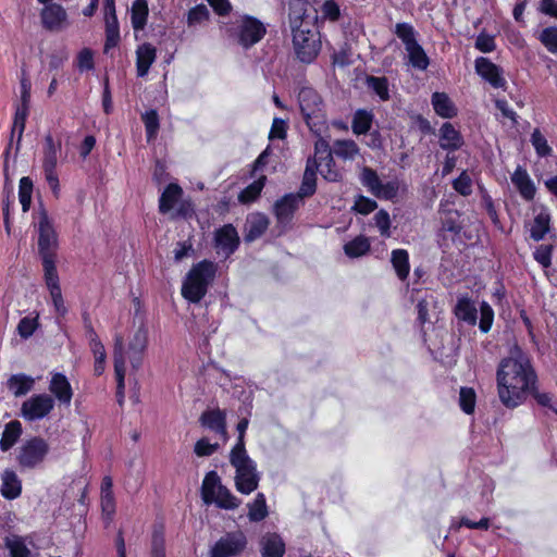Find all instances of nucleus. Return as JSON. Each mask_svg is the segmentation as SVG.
<instances>
[{
	"instance_id": "52",
	"label": "nucleus",
	"mask_w": 557,
	"mask_h": 557,
	"mask_svg": "<svg viewBox=\"0 0 557 557\" xmlns=\"http://www.w3.org/2000/svg\"><path fill=\"white\" fill-rule=\"evenodd\" d=\"M38 326V315L24 317L20 320L16 331L22 338L27 339L35 333Z\"/></svg>"
},
{
	"instance_id": "28",
	"label": "nucleus",
	"mask_w": 557,
	"mask_h": 557,
	"mask_svg": "<svg viewBox=\"0 0 557 557\" xmlns=\"http://www.w3.org/2000/svg\"><path fill=\"white\" fill-rule=\"evenodd\" d=\"M1 494L7 499H14L21 495L22 483L13 470H4L2 473Z\"/></svg>"
},
{
	"instance_id": "31",
	"label": "nucleus",
	"mask_w": 557,
	"mask_h": 557,
	"mask_svg": "<svg viewBox=\"0 0 557 557\" xmlns=\"http://www.w3.org/2000/svg\"><path fill=\"white\" fill-rule=\"evenodd\" d=\"M183 189L177 184H169L159 199V211L161 213L170 212L180 200Z\"/></svg>"
},
{
	"instance_id": "7",
	"label": "nucleus",
	"mask_w": 557,
	"mask_h": 557,
	"mask_svg": "<svg viewBox=\"0 0 557 557\" xmlns=\"http://www.w3.org/2000/svg\"><path fill=\"white\" fill-rule=\"evenodd\" d=\"M201 496L206 504L214 503L223 509H235L240 505V500L221 484L220 476L215 471H209L206 474L201 485Z\"/></svg>"
},
{
	"instance_id": "11",
	"label": "nucleus",
	"mask_w": 557,
	"mask_h": 557,
	"mask_svg": "<svg viewBox=\"0 0 557 557\" xmlns=\"http://www.w3.org/2000/svg\"><path fill=\"white\" fill-rule=\"evenodd\" d=\"M247 545L246 535L242 531L228 532L210 549V557H233L240 554Z\"/></svg>"
},
{
	"instance_id": "4",
	"label": "nucleus",
	"mask_w": 557,
	"mask_h": 557,
	"mask_svg": "<svg viewBox=\"0 0 557 557\" xmlns=\"http://www.w3.org/2000/svg\"><path fill=\"white\" fill-rule=\"evenodd\" d=\"M298 103L302 117L314 134H320L326 125L325 106L322 97L312 87H302L298 92Z\"/></svg>"
},
{
	"instance_id": "46",
	"label": "nucleus",
	"mask_w": 557,
	"mask_h": 557,
	"mask_svg": "<svg viewBox=\"0 0 557 557\" xmlns=\"http://www.w3.org/2000/svg\"><path fill=\"white\" fill-rule=\"evenodd\" d=\"M33 188V181L28 176H24L20 180L18 199L24 212H27L30 208Z\"/></svg>"
},
{
	"instance_id": "47",
	"label": "nucleus",
	"mask_w": 557,
	"mask_h": 557,
	"mask_svg": "<svg viewBox=\"0 0 557 557\" xmlns=\"http://www.w3.org/2000/svg\"><path fill=\"white\" fill-rule=\"evenodd\" d=\"M141 120L146 127L147 141L156 138L159 131V115L156 110L146 111L141 115Z\"/></svg>"
},
{
	"instance_id": "27",
	"label": "nucleus",
	"mask_w": 557,
	"mask_h": 557,
	"mask_svg": "<svg viewBox=\"0 0 557 557\" xmlns=\"http://www.w3.org/2000/svg\"><path fill=\"white\" fill-rule=\"evenodd\" d=\"M269 227V219L261 213L252 214L246 224V242H253L261 237Z\"/></svg>"
},
{
	"instance_id": "8",
	"label": "nucleus",
	"mask_w": 557,
	"mask_h": 557,
	"mask_svg": "<svg viewBox=\"0 0 557 557\" xmlns=\"http://www.w3.org/2000/svg\"><path fill=\"white\" fill-rule=\"evenodd\" d=\"M227 34L244 49L258 44L267 34L264 24L251 15H243L235 27L227 28Z\"/></svg>"
},
{
	"instance_id": "62",
	"label": "nucleus",
	"mask_w": 557,
	"mask_h": 557,
	"mask_svg": "<svg viewBox=\"0 0 557 557\" xmlns=\"http://www.w3.org/2000/svg\"><path fill=\"white\" fill-rule=\"evenodd\" d=\"M375 226L379 228L380 234L384 237H389L391 219L387 211L381 209L374 214Z\"/></svg>"
},
{
	"instance_id": "12",
	"label": "nucleus",
	"mask_w": 557,
	"mask_h": 557,
	"mask_svg": "<svg viewBox=\"0 0 557 557\" xmlns=\"http://www.w3.org/2000/svg\"><path fill=\"white\" fill-rule=\"evenodd\" d=\"M53 408L54 400L50 395L37 394L23 403L21 413L27 421H37L47 417Z\"/></svg>"
},
{
	"instance_id": "37",
	"label": "nucleus",
	"mask_w": 557,
	"mask_h": 557,
	"mask_svg": "<svg viewBox=\"0 0 557 557\" xmlns=\"http://www.w3.org/2000/svg\"><path fill=\"white\" fill-rule=\"evenodd\" d=\"M370 242L366 236H357L344 245V251L349 258H359L370 251Z\"/></svg>"
},
{
	"instance_id": "59",
	"label": "nucleus",
	"mask_w": 557,
	"mask_h": 557,
	"mask_svg": "<svg viewBox=\"0 0 557 557\" xmlns=\"http://www.w3.org/2000/svg\"><path fill=\"white\" fill-rule=\"evenodd\" d=\"M377 208L375 200L370 199L366 196L359 195L356 197L352 210L360 214H369Z\"/></svg>"
},
{
	"instance_id": "22",
	"label": "nucleus",
	"mask_w": 557,
	"mask_h": 557,
	"mask_svg": "<svg viewBox=\"0 0 557 557\" xmlns=\"http://www.w3.org/2000/svg\"><path fill=\"white\" fill-rule=\"evenodd\" d=\"M157 50L149 44L145 42L137 47L136 50V71L138 77H144L148 74L151 64L156 61Z\"/></svg>"
},
{
	"instance_id": "61",
	"label": "nucleus",
	"mask_w": 557,
	"mask_h": 557,
	"mask_svg": "<svg viewBox=\"0 0 557 557\" xmlns=\"http://www.w3.org/2000/svg\"><path fill=\"white\" fill-rule=\"evenodd\" d=\"M219 447L220 445L218 443L211 444L208 438L202 437L196 442L194 453L198 457H208L213 455L219 449Z\"/></svg>"
},
{
	"instance_id": "13",
	"label": "nucleus",
	"mask_w": 557,
	"mask_h": 557,
	"mask_svg": "<svg viewBox=\"0 0 557 557\" xmlns=\"http://www.w3.org/2000/svg\"><path fill=\"white\" fill-rule=\"evenodd\" d=\"M114 373L116 379V400L120 406L124 404L126 358L124 350V339L122 335H115L113 347Z\"/></svg>"
},
{
	"instance_id": "48",
	"label": "nucleus",
	"mask_w": 557,
	"mask_h": 557,
	"mask_svg": "<svg viewBox=\"0 0 557 557\" xmlns=\"http://www.w3.org/2000/svg\"><path fill=\"white\" fill-rule=\"evenodd\" d=\"M361 184L374 196L377 191L382 181L380 180L376 171L369 166H364L360 174Z\"/></svg>"
},
{
	"instance_id": "1",
	"label": "nucleus",
	"mask_w": 557,
	"mask_h": 557,
	"mask_svg": "<svg viewBox=\"0 0 557 557\" xmlns=\"http://www.w3.org/2000/svg\"><path fill=\"white\" fill-rule=\"evenodd\" d=\"M497 394L500 403L509 409L523 404L537 384V374L530 357L519 346H513L509 356L503 358L496 371Z\"/></svg>"
},
{
	"instance_id": "33",
	"label": "nucleus",
	"mask_w": 557,
	"mask_h": 557,
	"mask_svg": "<svg viewBox=\"0 0 557 557\" xmlns=\"http://www.w3.org/2000/svg\"><path fill=\"white\" fill-rule=\"evenodd\" d=\"M148 3L146 0H135L131 9L132 26L135 30L145 28L148 17Z\"/></svg>"
},
{
	"instance_id": "58",
	"label": "nucleus",
	"mask_w": 557,
	"mask_h": 557,
	"mask_svg": "<svg viewBox=\"0 0 557 557\" xmlns=\"http://www.w3.org/2000/svg\"><path fill=\"white\" fill-rule=\"evenodd\" d=\"M454 189L462 196H469L472 193V180L470 175L462 171V173L453 181Z\"/></svg>"
},
{
	"instance_id": "26",
	"label": "nucleus",
	"mask_w": 557,
	"mask_h": 557,
	"mask_svg": "<svg viewBox=\"0 0 557 557\" xmlns=\"http://www.w3.org/2000/svg\"><path fill=\"white\" fill-rule=\"evenodd\" d=\"M260 550L262 557H283L285 544L276 533H268L260 541Z\"/></svg>"
},
{
	"instance_id": "45",
	"label": "nucleus",
	"mask_w": 557,
	"mask_h": 557,
	"mask_svg": "<svg viewBox=\"0 0 557 557\" xmlns=\"http://www.w3.org/2000/svg\"><path fill=\"white\" fill-rule=\"evenodd\" d=\"M248 517L250 521H261L268 516L265 497L262 493H258L255 500L248 505Z\"/></svg>"
},
{
	"instance_id": "19",
	"label": "nucleus",
	"mask_w": 557,
	"mask_h": 557,
	"mask_svg": "<svg viewBox=\"0 0 557 557\" xmlns=\"http://www.w3.org/2000/svg\"><path fill=\"white\" fill-rule=\"evenodd\" d=\"M511 182L524 200L531 201L534 199L536 188L525 169L519 165L511 175Z\"/></svg>"
},
{
	"instance_id": "50",
	"label": "nucleus",
	"mask_w": 557,
	"mask_h": 557,
	"mask_svg": "<svg viewBox=\"0 0 557 557\" xmlns=\"http://www.w3.org/2000/svg\"><path fill=\"white\" fill-rule=\"evenodd\" d=\"M475 392L471 387H461L459 392V405L462 411L470 414L475 408Z\"/></svg>"
},
{
	"instance_id": "15",
	"label": "nucleus",
	"mask_w": 557,
	"mask_h": 557,
	"mask_svg": "<svg viewBox=\"0 0 557 557\" xmlns=\"http://www.w3.org/2000/svg\"><path fill=\"white\" fill-rule=\"evenodd\" d=\"M475 71L494 88H505L506 79L503 77V70L488 59L483 57L478 58L475 60Z\"/></svg>"
},
{
	"instance_id": "56",
	"label": "nucleus",
	"mask_w": 557,
	"mask_h": 557,
	"mask_svg": "<svg viewBox=\"0 0 557 557\" xmlns=\"http://www.w3.org/2000/svg\"><path fill=\"white\" fill-rule=\"evenodd\" d=\"M209 18V10L205 4H198L188 11L187 24L194 26Z\"/></svg>"
},
{
	"instance_id": "41",
	"label": "nucleus",
	"mask_w": 557,
	"mask_h": 557,
	"mask_svg": "<svg viewBox=\"0 0 557 557\" xmlns=\"http://www.w3.org/2000/svg\"><path fill=\"white\" fill-rule=\"evenodd\" d=\"M406 51L408 54V61L414 69H418L420 71H424L428 69L430 64V59L419 42L406 49Z\"/></svg>"
},
{
	"instance_id": "5",
	"label": "nucleus",
	"mask_w": 557,
	"mask_h": 557,
	"mask_svg": "<svg viewBox=\"0 0 557 557\" xmlns=\"http://www.w3.org/2000/svg\"><path fill=\"white\" fill-rule=\"evenodd\" d=\"M58 235L47 211L41 208L38 221V253L44 273L57 271Z\"/></svg>"
},
{
	"instance_id": "20",
	"label": "nucleus",
	"mask_w": 557,
	"mask_h": 557,
	"mask_svg": "<svg viewBox=\"0 0 557 557\" xmlns=\"http://www.w3.org/2000/svg\"><path fill=\"white\" fill-rule=\"evenodd\" d=\"M300 201L299 196H296L295 194L285 195L283 198L277 200L274 205V212L277 221L280 223L289 222Z\"/></svg>"
},
{
	"instance_id": "38",
	"label": "nucleus",
	"mask_w": 557,
	"mask_h": 557,
	"mask_svg": "<svg viewBox=\"0 0 557 557\" xmlns=\"http://www.w3.org/2000/svg\"><path fill=\"white\" fill-rule=\"evenodd\" d=\"M550 215L546 211L540 212L533 221L530 230V236L532 239L539 242L549 232Z\"/></svg>"
},
{
	"instance_id": "36",
	"label": "nucleus",
	"mask_w": 557,
	"mask_h": 557,
	"mask_svg": "<svg viewBox=\"0 0 557 557\" xmlns=\"http://www.w3.org/2000/svg\"><path fill=\"white\" fill-rule=\"evenodd\" d=\"M34 383L35 381L30 376L15 374L9 379L8 386L16 397H20L27 394L33 388Z\"/></svg>"
},
{
	"instance_id": "49",
	"label": "nucleus",
	"mask_w": 557,
	"mask_h": 557,
	"mask_svg": "<svg viewBox=\"0 0 557 557\" xmlns=\"http://www.w3.org/2000/svg\"><path fill=\"white\" fill-rule=\"evenodd\" d=\"M29 106L18 104L15 110L12 134L17 132V143L22 140L25 129L26 119L28 115Z\"/></svg>"
},
{
	"instance_id": "32",
	"label": "nucleus",
	"mask_w": 557,
	"mask_h": 557,
	"mask_svg": "<svg viewBox=\"0 0 557 557\" xmlns=\"http://www.w3.org/2000/svg\"><path fill=\"white\" fill-rule=\"evenodd\" d=\"M22 434V424L17 420L9 422L0 440V448L2 451H8L17 442Z\"/></svg>"
},
{
	"instance_id": "53",
	"label": "nucleus",
	"mask_w": 557,
	"mask_h": 557,
	"mask_svg": "<svg viewBox=\"0 0 557 557\" xmlns=\"http://www.w3.org/2000/svg\"><path fill=\"white\" fill-rule=\"evenodd\" d=\"M332 152L329 143L326 139L319 137V139L314 144V157L318 162V165H322L323 161L331 162L332 161Z\"/></svg>"
},
{
	"instance_id": "9",
	"label": "nucleus",
	"mask_w": 557,
	"mask_h": 557,
	"mask_svg": "<svg viewBox=\"0 0 557 557\" xmlns=\"http://www.w3.org/2000/svg\"><path fill=\"white\" fill-rule=\"evenodd\" d=\"M62 144L61 140H54L52 135L48 133L44 139L42 148V170L45 173L46 181L51 188L54 196L59 195L60 184L57 174L58 158L61 153Z\"/></svg>"
},
{
	"instance_id": "63",
	"label": "nucleus",
	"mask_w": 557,
	"mask_h": 557,
	"mask_svg": "<svg viewBox=\"0 0 557 557\" xmlns=\"http://www.w3.org/2000/svg\"><path fill=\"white\" fill-rule=\"evenodd\" d=\"M552 253L553 246L552 245H541L536 248L533 256L534 259L543 267L548 268L552 264Z\"/></svg>"
},
{
	"instance_id": "34",
	"label": "nucleus",
	"mask_w": 557,
	"mask_h": 557,
	"mask_svg": "<svg viewBox=\"0 0 557 557\" xmlns=\"http://www.w3.org/2000/svg\"><path fill=\"white\" fill-rule=\"evenodd\" d=\"M373 114L367 110L359 109L355 112L351 128L356 135L367 134L372 126Z\"/></svg>"
},
{
	"instance_id": "14",
	"label": "nucleus",
	"mask_w": 557,
	"mask_h": 557,
	"mask_svg": "<svg viewBox=\"0 0 557 557\" xmlns=\"http://www.w3.org/2000/svg\"><path fill=\"white\" fill-rule=\"evenodd\" d=\"M215 248L224 258L230 257L239 245V237L236 228L232 224H226L215 232Z\"/></svg>"
},
{
	"instance_id": "21",
	"label": "nucleus",
	"mask_w": 557,
	"mask_h": 557,
	"mask_svg": "<svg viewBox=\"0 0 557 557\" xmlns=\"http://www.w3.org/2000/svg\"><path fill=\"white\" fill-rule=\"evenodd\" d=\"M463 145V138L455 126L445 122L440 128V146L444 150L456 151Z\"/></svg>"
},
{
	"instance_id": "18",
	"label": "nucleus",
	"mask_w": 557,
	"mask_h": 557,
	"mask_svg": "<svg viewBox=\"0 0 557 557\" xmlns=\"http://www.w3.org/2000/svg\"><path fill=\"white\" fill-rule=\"evenodd\" d=\"M199 421L202 426L221 435L224 441L227 440L226 414L223 410H206L201 413Z\"/></svg>"
},
{
	"instance_id": "64",
	"label": "nucleus",
	"mask_w": 557,
	"mask_h": 557,
	"mask_svg": "<svg viewBox=\"0 0 557 557\" xmlns=\"http://www.w3.org/2000/svg\"><path fill=\"white\" fill-rule=\"evenodd\" d=\"M262 188L263 182L261 180L251 183L240 193L239 200L242 202H249L255 200L260 195Z\"/></svg>"
},
{
	"instance_id": "35",
	"label": "nucleus",
	"mask_w": 557,
	"mask_h": 557,
	"mask_svg": "<svg viewBox=\"0 0 557 557\" xmlns=\"http://www.w3.org/2000/svg\"><path fill=\"white\" fill-rule=\"evenodd\" d=\"M106 23V42L104 52L115 48L120 41V26L116 16L104 17Z\"/></svg>"
},
{
	"instance_id": "60",
	"label": "nucleus",
	"mask_w": 557,
	"mask_h": 557,
	"mask_svg": "<svg viewBox=\"0 0 557 557\" xmlns=\"http://www.w3.org/2000/svg\"><path fill=\"white\" fill-rule=\"evenodd\" d=\"M398 189L399 185L397 181L381 183L374 196L380 199L391 200L397 196Z\"/></svg>"
},
{
	"instance_id": "17",
	"label": "nucleus",
	"mask_w": 557,
	"mask_h": 557,
	"mask_svg": "<svg viewBox=\"0 0 557 557\" xmlns=\"http://www.w3.org/2000/svg\"><path fill=\"white\" fill-rule=\"evenodd\" d=\"M148 344V330L140 325L128 344L129 360L133 369L137 370L143 361V354Z\"/></svg>"
},
{
	"instance_id": "24",
	"label": "nucleus",
	"mask_w": 557,
	"mask_h": 557,
	"mask_svg": "<svg viewBox=\"0 0 557 557\" xmlns=\"http://www.w3.org/2000/svg\"><path fill=\"white\" fill-rule=\"evenodd\" d=\"M44 280L47 288L49 289L57 312L64 315L66 313V308L62 297L58 271L44 273Z\"/></svg>"
},
{
	"instance_id": "10",
	"label": "nucleus",
	"mask_w": 557,
	"mask_h": 557,
	"mask_svg": "<svg viewBox=\"0 0 557 557\" xmlns=\"http://www.w3.org/2000/svg\"><path fill=\"white\" fill-rule=\"evenodd\" d=\"M48 453V443L35 436L18 447L16 460L22 469H34L44 462Z\"/></svg>"
},
{
	"instance_id": "2",
	"label": "nucleus",
	"mask_w": 557,
	"mask_h": 557,
	"mask_svg": "<svg viewBox=\"0 0 557 557\" xmlns=\"http://www.w3.org/2000/svg\"><path fill=\"white\" fill-rule=\"evenodd\" d=\"M302 8L295 10L290 7L289 24L293 32V46L296 58L306 64L312 63L320 50V34L313 29L309 22L304 21L301 15Z\"/></svg>"
},
{
	"instance_id": "3",
	"label": "nucleus",
	"mask_w": 557,
	"mask_h": 557,
	"mask_svg": "<svg viewBox=\"0 0 557 557\" xmlns=\"http://www.w3.org/2000/svg\"><path fill=\"white\" fill-rule=\"evenodd\" d=\"M213 262L202 260L188 272L182 286V295L190 302H199L207 294L209 284L215 276Z\"/></svg>"
},
{
	"instance_id": "16",
	"label": "nucleus",
	"mask_w": 557,
	"mask_h": 557,
	"mask_svg": "<svg viewBox=\"0 0 557 557\" xmlns=\"http://www.w3.org/2000/svg\"><path fill=\"white\" fill-rule=\"evenodd\" d=\"M41 21L45 28L51 32H59L66 24V12L57 3L46 5L41 10Z\"/></svg>"
},
{
	"instance_id": "6",
	"label": "nucleus",
	"mask_w": 557,
	"mask_h": 557,
	"mask_svg": "<svg viewBox=\"0 0 557 557\" xmlns=\"http://www.w3.org/2000/svg\"><path fill=\"white\" fill-rule=\"evenodd\" d=\"M230 462L235 468V487L242 494H250L258 488L260 474L256 462L247 451H231Z\"/></svg>"
},
{
	"instance_id": "44",
	"label": "nucleus",
	"mask_w": 557,
	"mask_h": 557,
	"mask_svg": "<svg viewBox=\"0 0 557 557\" xmlns=\"http://www.w3.org/2000/svg\"><path fill=\"white\" fill-rule=\"evenodd\" d=\"M333 152L343 159H354L359 153V148L351 139H339L334 143Z\"/></svg>"
},
{
	"instance_id": "54",
	"label": "nucleus",
	"mask_w": 557,
	"mask_h": 557,
	"mask_svg": "<svg viewBox=\"0 0 557 557\" xmlns=\"http://www.w3.org/2000/svg\"><path fill=\"white\" fill-rule=\"evenodd\" d=\"M531 144L540 157H547L552 153L550 146L539 128L531 134Z\"/></svg>"
},
{
	"instance_id": "57",
	"label": "nucleus",
	"mask_w": 557,
	"mask_h": 557,
	"mask_svg": "<svg viewBox=\"0 0 557 557\" xmlns=\"http://www.w3.org/2000/svg\"><path fill=\"white\" fill-rule=\"evenodd\" d=\"M480 313L481 318L479 322V327L481 332L487 333L491 330L494 321V311L487 302L483 301L480 306Z\"/></svg>"
},
{
	"instance_id": "51",
	"label": "nucleus",
	"mask_w": 557,
	"mask_h": 557,
	"mask_svg": "<svg viewBox=\"0 0 557 557\" xmlns=\"http://www.w3.org/2000/svg\"><path fill=\"white\" fill-rule=\"evenodd\" d=\"M7 547L10 552L11 557H32L29 548L26 546L25 542L18 536L7 539Z\"/></svg>"
},
{
	"instance_id": "55",
	"label": "nucleus",
	"mask_w": 557,
	"mask_h": 557,
	"mask_svg": "<svg viewBox=\"0 0 557 557\" xmlns=\"http://www.w3.org/2000/svg\"><path fill=\"white\" fill-rule=\"evenodd\" d=\"M539 39L549 52L557 53V27L544 28Z\"/></svg>"
},
{
	"instance_id": "42",
	"label": "nucleus",
	"mask_w": 557,
	"mask_h": 557,
	"mask_svg": "<svg viewBox=\"0 0 557 557\" xmlns=\"http://www.w3.org/2000/svg\"><path fill=\"white\" fill-rule=\"evenodd\" d=\"M367 87L373 91L382 101L389 99L388 79L385 76H367Z\"/></svg>"
},
{
	"instance_id": "25",
	"label": "nucleus",
	"mask_w": 557,
	"mask_h": 557,
	"mask_svg": "<svg viewBox=\"0 0 557 557\" xmlns=\"http://www.w3.org/2000/svg\"><path fill=\"white\" fill-rule=\"evenodd\" d=\"M49 391L64 405H70L73 396L71 384L62 373H55L50 381Z\"/></svg>"
},
{
	"instance_id": "30",
	"label": "nucleus",
	"mask_w": 557,
	"mask_h": 557,
	"mask_svg": "<svg viewBox=\"0 0 557 557\" xmlns=\"http://www.w3.org/2000/svg\"><path fill=\"white\" fill-rule=\"evenodd\" d=\"M454 312L456 317L470 325H475L478 320V310L474 304L468 297L458 299Z\"/></svg>"
},
{
	"instance_id": "23",
	"label": "nucleus",
	"mask_w": 557,
	"mask_h": 557,
	"mask_svg": "<svg viewBox=\"0 0 557 557\" xmlns=\"http://www.w3.org/2000/svg\"><path fill=\"white\" fill-rule=\"evenodd\" d=\"M317 171H318V162L315 159H308L302 182L300 188L296 196H299V199L310 197L315 193L317 189Z\"/></svg>"
},
{
	"instance_id": "40",
	"label": "nucleus",
	"mask_w": 557,
	"mask_h": 557,
	"mask_svg": "<svg viewBox=\"0 0 557 557\" xmlns=\"http://www.w3.org/2000/svg\"><path fill=\"white\" fill-rule=\"evenodd\" d=\"M86 337L89 342V347L95 356V360H106L107 354L103 344L94 330L90 321L85 320Z\"/></svg>"
},
{
	"instance_id": "29",
	"label": "nucleus",
	"mask_w": 557,
	"mask_h": 557,
	"mask_svg": "<svg viewBox=\"0 0 557 557\" xmlns=\"http://www.w3.org/2000/svg\"><path fill=\"white\" fill-rule=\"evenodd\" d=\"M432 106L436 114L444 119H451L457 115L454 102L445 92H434L432 95Z\"/></svg>"
},
{
	"instance_id": "43",
	"label": "nucleus",
	"mask_w": 557,
	"mask_h": 557,
	"mask_svg": "<svg viewBox=\"0 0 557 557\" xmlns=\"http://www.w3.org/2000/svg\"><path fill=\"white\" fill-rule=\"evenodd\" d=\"M394 34L403 41L405 49L418 44L417 32L409 23H397L395 25Z\"/></svg>"
},
{
	"instance_id": "39",
	"label": "nucleus",
	"mask_w": 557,
	"mask_h": 557,
	"mask_svg": "<svg viewBox=\"0 0 557 557\" xmlns=\"http://www.w3.org/2000/svg\"><path fill=\"white\" fill-rule=\"evenodd\" d=\"M392 264L400 280L407 278L410 270L409 255L405 249H395L392 251Z\"/></svg>"
}]
</instances>
